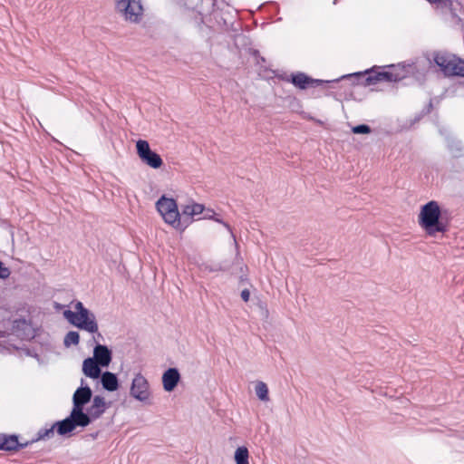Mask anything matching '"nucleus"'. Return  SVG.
Returning <instances> with one entry per match:
<instances>
[{"label": "nucleus", "mask_w": 464, "mask_h": 464, "mask_svg": "<svg viewBox=\"0 0 464 464\" xmlns=\"http://www.w3.org/2000/svg\"><path fill=\"white\" fill-rule=\"evenodd\" d=\"M414 69L413 63H406L387 66L373 65L364 71L343 74L340 76V79H343V82L350 81L351 85L367 87L379 82H399L405 79L409 73H413Z\"/></svg>", "instance_id": "nucleus-1"}, {"label": "nucleus", "mask_w": 464, "mask_h": 464, "mask_svg": "<svg viewBox=\"0 0 464 464\" xmlns=\"http://www.w3.org/2000/svg\"><path fill=\"white\" fill-rule=\"evenodd\" d=\"M418 223L429 237L449 231V210L442 208L436 200H430L420 208Z\"/></svg>", "instance_id": "nucleus-2"}, {"label": "nucleus", "mask_w": 464, "mask_h": 464, "mask_svg": "<svg viewBox=\"0 0 464 464\" xmlns=\"http://www.w3.org/2000/svg\"><path fill=\"white\" fill-rule=\"evenodd\" d=\"M74 310L66 309L63 314L64 319L73 327L89 334L97 332V320L95 314L82 302L75 300L72 303Z\"/></svg>", "instance_id": "nucleus-3"}, {"label": "nucleus", "mask_w": 464, "mask_h": 464, "mask_svg": "<svg viewBox=\"0 0 464 464\" xmlns=\"http://www.w3.org/2000/svg\"><path fill=\"white\" fill-rule=\"evenodd\" d=\"M426 58L430 65L436 66L446 77H460L463 69L461 61L464 59L449 52L434 51Z\"/></svg>", "instance_id": "nucleus-4"}, {"label": "nucleus", "mask_w": 464, "mask_h": 464, "mask_svg": "<svg viewBox=\"0 0 464 464\" xmlns=\"http://www.w3.org/2000/svg\"><path fill=\"white\" fill-rule=\"evenodd\" d=\"M157 211L162 217L165 223L170 225L176 230L180 231L181 214L177 199L162 194L156 201Z\"/></svg>", "instance_id": "nucleus-5"}, {"label": "nucleus", "mask_w": 464, "mask_h": 464, "mask_svg": "<svg viewBox=\"0 0 464 464\" xmlns=\"http://www.w3.org/2000/svg\"><path fill=\"white\" fill-rule=\"evenodd\" d=\"M342 82H343V79H340V77L334 80L314 79L303 72H292L289 75V82L299 90H306L308 88H315L317 86L335 88V85Z\"/></svg>", "instance_id": "nucleus-6"}, {"label": "nucleus", "mask_w": 464, "mask_h": 464, "mask_svg": "<svg viewBox=\"0 0 464 464\" xmlns=\"http://www.w3.org/2000/svg\"><path fill=\"white\" fill-rule=\"evenodd\" d=\"M136 154L143 164L153 169H159L164 166L161 156L150 148L146 140L139 139L136 141Z\"/></svg>", "instance_id": "nucleus-7"}, {"label": "nucleus", "mask_w": 464, "mask_h": 464, "mask_svg": "<svg viewBox=\"0 0 464 464\" xmlns=\"http://www.w3.org/2000/svg\"><path fill=\"white\" fill-rule=\"evenodd\" d=\"M91 401L92 404L85 408L81 414L86 427L102 417L106 410L111 408L112 404L111 401H106L105 398L100 394L94 395Z\"/></svg>", "instance_id": "nucleus-8"}, {"label": "nucleus", "mask_w": 464, "mask_h": 464, "mask_svg": "<svg viewBox=\"0 0 464 464\" xmlns=\"http://www.w3.org/2000/svg\"><path fill=\"white\" fill-rule=\"evenodd\" d=\"M78 427L86 428V425L81 415L72 411L64 419L53 422L55 432L63 438L72 437Z\"/></svg>", "instance_id": "nucleus-9"}, {"label": "nucleus", "mask_w": 464, "mask_h": 464, "mask_svg": "<svg viewBox=\"0 0 464 464\" xmlns=\"http://www.w3.org/2000/svg\"><path fill=\"white\" fill-rule=\"evenodd\" d=\"M116 9L132 23H140L144 12L141 0H116Z\"/></svg>", "instance_id": "nucleus-10"}, {"label": "nucleus", "mask_w": 464, "mask_h": 464, "mask_svg": "<svg viewBox=\"0 0 464 464\" xmlns=\"http://www.w3.org/2000/svg\"><path fill=\"white\" fill-rule=\"evenodd\" d=\"M130 395L140 402L150 404V383L140 372L135 374L132 379L130 388Z\"/></svg>", "instance_id": "nucleus-11"}, {"label": "nucleus", "mask_w": 464, "mask_h": 464, "mask_svg": "<svg viewBox=\"0 0 464 464\" xmlns=\"http://www.w3.org/2000/svg\"><path fill=\"white\" fill-rule=\"evenodd\" d=\"M93 392L85 382L84 379H81V385L74 391L72 394V411L79 415L85 410V406L91 402L93 398Z\"/></svg>", "instance_id": "nucleus-12"}, {"label": "nucleus", "mask_w": 464, "mask_h": 464, "mask_svg": "<svg viewBox=\"0 0 464 464\" xmlns=\"http://www.w3.org/2000/svg\"><path fill=\"white\" fill-rule=\"evenodd\" d=\"M20 438L17 433H0V451L14 453L29 447V443L21 442Z\"/></svg>", "instance_id": "nucleus-13"}, {"label": "nucleus", "mask_w": 464, "mask_h": 464, "mask_svg": "<svg viewBox=\"0 0 464 464\" xmlns=\"http://www.w3.org/2000/svg\"><path fill=\"white\" fill-rule=\"evenodd\" d=\"M206 210L204 204L193 202L181 208L180 232H183L194 220L196 216L201 215Z\"/></svg>", "instance_id": "nucleus-14"}, {"label": "nucleus", "mask_w": 464, "mask_h": 464, "mask_svg": "<svg viewBox=\"0 0 464 464\" xmlns=\"http://www.w3.org/2000/svg\"><path fill=\"white\" fill-rule=\"evenodd\" d=\"M92 343H95V345L93 347V356L91 357L95 358L102 367L108 368L112 361V350L106 344L100 343L95 336H92L89 341V344Z\"/></svg>", "instance_id": "nucleus-15"}, {"label": "nucleus", "mask_w": 464, "mask_h": 464, "mask_svg": "<svg viewBox=\"0 0 464 464\" xmlns=\"http://www.w3.org/2000/svg\"><path fill=\"white\" fill-rule=\"evenodd\" d=\"M97 385L101 384L102 390L114 392H117L121 388V382L117 373L111 372L110 371H103L96 381Z\"/></svg>", "instance_id": "nucleus-16"}, {"label": "nucleus", "mask_w": 464, "mask_h": 464, "mask_svg": "<svg viewBox=\"0 0 464 464\" xmlns=\"http://www.w3.org/2000/svg\"><path fill=\"white\" fill-rule=\"evenodd\" d=\"M181 380V375L177 367H169L165 370L161 376L163 390L167 392H173Z\"/></svg>", "instance_id": "nucleus-17"}, {"label": "nucleus", "mask_w": 464, "mask_h": 464, "mask_svg": "<svg viewBox=\"0 0 464 464\" xmlns=\"http://www.w3.org/2000/svg\"><path fill=\"white\" fill-rule=\"evenodd\" d=\"M213 11L212 15L216 19L218 24L224 29L225 31L228 33H237L238 31H242V25L241 23L237 22L235 20H228L227 17H224L223 14H221L219 12L215 10V7L217 5V0H211Z\"/></svg>", "instance_id": "nucleus-18"}, {"label": "nucleus", "mask_w": 464, "mask_h": 464, "mask_svg": "<svg viewBox=\"0 0 464 464\" xmlns=\"http://www.w3.org/2000/svg\"><path fill=\"white\" fill-rule=\"evenodd\" d=\"M104 368L100 365L95 358L89 356L82 362V372L85 377L96 381L101 377Z\"/></svg>", "instance_id": "nucleus-19"}, {"label": "nucleus", "mask_w": 464, "mask_h": 464, "mask_svg": "<svg viewBox=\"0 0 464 464\" xmlns=\"http://www.w3.org/2000/svg\"><path fill=\"white\" fill-rule=\"evenodd\" d=\"M433 109L432 100L430 99L428 104L418 112L413 118L406 120L404 124L401 126V130H411L416 123H418L423 117L430 114Z\"/></svg>", "instance_id": "nucleus-20"}, {"label": "nucleus", "mask_w": 464, "mask_h": 464, "mask_svg": "<svg viewBox=\"0 0 464 464\" xmlns=\"http://www.w3.org/2000/svg\"><path fill=\"white\" fill-rule=\"evenodd\" d=\"M433 109L432 100L430 99L428 104L418 112L413 118L406 120L404 124L401 126V130H411L416 123H418L423 117L430 114Z\"/></svg>", "instance_id": "nucleus-21"}, {"label": "nucleus", "mask_w": 464, "mask_h": 464, "mask_svg": "<svg viewBox=\"0 0 464 464\" xmlns=\"http://www.w3.org/2000/svg\"><path fill=\"white\" fill-rule=\"evenodd\" d=\"M433 109L432 100L430 99L428 104L418 112L413 118L406 120L404 124L401 126V130H411L416 123H418L423 117L430 114Z\"/></svg>", "instance_id": "nucleus-22"}, {"label": "nucleus", "mask_w": 464, "mask_h": 464, "mask_svg": "<svg viewBox=\"0 0 464 464\" xmlns=\"http://www.w3.org/2000/svg\"><path fill=\"white\" fill-rule=\"evenodd\" d=\"M229 36L233 39L236 48L239 51H246L252 44L250 37L244 34L241 31L237 33H229Z\"/></svg>", "instance_id": "nucleus-23"}, {"label": "nucleus", "mask_w": 464, "mask_h": 464, "mask_svg": "<svg viewBox=\"0 0 464 464\" xmlns=\"http://www.w3.org/2000/svg\"><path fill=\"white\" fill-rule=\"evenodd\" d=\"M55 430L53 428V423L49 427H44L40 429L37 433L35 434V437H34L30 440H26V442L29 443V446L39 441V440H46L51 439L54 435Z\"/></svg>", "instance_id": "nucleus-24"}, {"label": "nucleus", "mask_w": 464, "mask_h": 464, "mask_svg": "<svg viewBox=\"0 0 464 464\" xmlns=\"http://www.w3.org/2000/svg\"><path fill=\"white\" fill-rule=\"evenodd\" d=\"M236 464H249V451L246 446H239L234 454Z\"/></svg>", "instance_id": "nucleus-25"}, {"label": "nucleus", "mask_w": 464, "mask_h": 464, "mask_svg": "<svg viewBox=\"0 0 464 464\" xmlns=\"http://www.w3.org/2000/svg\"><path fill=\"white\" fill-rule=\"evenodd\" d=\"M256 395L261 401H269V389L264 382H258L255 387Z\"/></svg>", "instance_id": "nucleus-26"}, {"label": "nucleus", "mask_w": 464, "mask_h": 464, "mask_svg": "<svg viewBox=\"0 0 464 464\" xmlns=\"http://www.w3.org/2000/svg\"><path fill=\"white\" fill-rule=\"evenodd\" d=\"M80 343V334L77 331H69L63 338V345L66 348L76 346Z\"/></svg>", "instance_id": "nucleus-27"}, {"label": "nucleus", "mask_w": 464, "mask_h": 464, "mask_svg": "<svg viewBox=\"0 0 464 464\" xmlns=\"http://www.w3.org/2000/svg\"><path fill=\"white\" fill-rule=\"evenodd\" d=\"M449 150L456 158L461 157L464 154V148L460 140H452L449 142Z\"/></svg>", "instance_id": "nucleus-28"}, {"label": "nucleus", "mask_w": 464, "mask_h": 464, "mask_svg": "<svg viewBox=\"0 0 464 464\" xmlns=\"http://www.w3.org/2000/svg\"><path fill=\"white\" fill-rule=\"evenodd\" d=\"M353 134H371L372 132V129L370 125L366 123L357 124L353 126L351 129Z\"/></svg>", "instance_id": "nucleus-29"}, {"label": "nucleus", "mask_w": 464, "mask_h": 464, "mask_svg": "<svg viewBox=\"0 0 464 464\" xmlns=\"http://www.w3.org/2000/svg\"><path fill=\"white\" fill-rule=\"evenodd\" d=\"M199 269L202 272L212 273V272L220 271V269H223V268L221 266H218L217 263H215V264L203 263L200 265Z\"/></svg>", "instance_id": "nucleus-30"}, {"label": "nucleus", "mask_w": 464, "mask_h": 464, "mask_svg": "<svg viewBox=\"0 0 464 464\" xmlns=\"http://www.w3.org/2000/svg\"><path fill=\"white\" fill-rule=\"evenodd\" d=\"M265 72H271L273 74H274V77L281 80V81H285V82H289V75H287L285 72H282L280 73L278 71L276 70H273L271 68H268V67H266L264 69Z\"/></svg>", "instance_id": "nucleus-31"}, {"label": "nucleus", "mask_w": 464, "mask_h": 464, "mask_svg": "<svg viewBox=\"0 0 464 464\" xmlns=\"http://www.w3.org/2000/svg\"><path fill=\"white\" fill-rule=\"evenodd\" d=\"M30 323L25 318H18L14 321L13 328L15 330H24V327L29 326Z\"/></svg>", "instance_id": "nucleus-32"}, {"label": "nucleus", "mask_w": 464, "mask_h": 464, "mask_svg": "<svg viewBox=\"0 0 464 464\" xmlns=\"http://www.w3.org/2000/svg\"><path fill=\"white\" fill-rule=\"evenodd\" d=\"M11 275V270L9 267L5 266L4 262L0 259V279L5 280Z\"/></svg>", "instance_id": "nucleus-33"}, {"label": "nucleus", "mask_w": 464, "mask_h": 464, "mask_svg": "<svg viewBox=\"0 0 464 464\" xmlns=\"http://www.w3.org/2000/svg\"><path fill=\"white\" fill-rule=\"evenodd\" d=\"M21 350L27 355L39 361V354L34 347H22Z\"/></svg>", "instance_id": "nucleus-34"}, {"label": "nucleus", "mask_w": 464, "mask_h": 464, "mask_svg": "<svg viewBox=\"0 0 464 464\" xmlns=\"http://www.w3.org/2000/svg\"><path fill=\"white\" fill-rule=\"evenodd\" d=\"M217 216L218 213H216L214 209L206 208V210L203 213V217L199 218L198 219L215 220Z\"/></svg>", "instance_id": "nucleus-35"}, {"label": "nucleus", "mask_w": 464, "mask_h": 464, "mask_svg": "<svg viewBox=\"0 0 464 464\" xmlns=\"http://www.w3.org/2000/svg\"><path fill=\"white\" fill-rule=\"evenodd\" d=\"M215 222L217 223H219L221 225H223V227L232 235V237H234V234H233V231H232V227L227 222L225 221L221 216L219 214H218V216L216 217Z\"/></svg>", "instance_id": "nucleus-36"}, {"label": "nucleus", "mask_w": 464, "mask_h": 464, "mask_svg": "<svg viewBox=\"0 0 464 464\" xmlns=\"http://www.w3.org/2000/svg\"><path fill=\"white\" fill-rule=\"evenodd\" d=\"M239 269H240V272H241V275L239 276L240 283H243V282H247L248 283L247 275L246 274V272L248 269L247 266L246 265H242Z\"/></svg>", "instance_id": "nucleus-37"}, {"label": "nucleus", "mask_w": 464, "mask_h": 464, "mask_svg": "<svg viewBox=\"0 0 464 464\" xmlns=\"http://www.w3.org/2000/svg\"><path fill=\"white\" fill-rule=\"evenodd\" d=\"M217 264H218V266H221L223 268V269H220L221 272H227L230 270V268L232 266V263L227 260H224V261L218 262Z\"/></svg>", "instance_id": "nucleus-38"}, {"label": "nucleus", "mask_w": 464, "mask_h": 464, "mask_svg": "<svg viewBox=\"0 0 464 464\" xmlns=\"http://www.w3.org/2000/svg\"><path fill=\"white\" fill-rule=\"evenodd\" d=\"M240 297L244 302H248L250 299V291L247 288H245L240 293Z\"/></svg>", "instance_id": "nucleus-39"}, {"label": "nucleus", "mask_w": 464, "mask_h": 464, "mask_svg": "<svg viewBox=\"0 0 464 464\" xmlns=\"http://www.w3.org/2000/svg\"><path fill=\"white\" fill-rule=\"evenodd\" d=\"M247 53L252 55L256 60L261 55L259 51L257 49H255V48H251V47H248L247 48Z\"/></svg>", "instance_id": "nucleus-40"}, {"label": "nucleus", "mask_w": 464, "mask_h": 464, "mask_svg": "<svg viewBox=\"0 0 464 464\" xmlns=\"http://www.w3.org/2000/svg\"><path fill=\"white\" fill-rule=\"evenodd\" d=\"M266 63V59L260 55L256 60V65H260V67L264 70L266 66H264L263 64Z\"/></svg>", "instance_id": "nucleus-41"}, {"label": "nucleus", "mask_w": 464, "mask_h": 464, "mask_svg": "<svg viewBox=\"0 0 464 464\" xmlns=\"http://www.w3.org/2000/svg\"><path fill=\"white\" fill-rule=\"evenodd\" d=\"M1 226H2V227H4V228H12V227H12V225H11V223H10L8 220H5H5H2V222H1Z\"/></svg>", "instance_id": "nucleus-42"}, {"label": "nucleus", "mask_w": 464, "mask_h": 464, "mask_svg": "<svg viewBox=\"0 0 464 464\" xmlns=\"http://www.w3.org/2000/svg\"><path fill=\"white\" fill-rule=\"evenodd\" d=\"M92 336H95V338L97 337L98 339H102L103 340V336L102 334L99 332V325L97 324V332H95L94 334H92Z\"/></svg>", "instance_id": "nucleus-43"}, {"label": "nucleus", "mask_w": 464, "mask_h": 464, "mask_svg": "<svg viewBox=\"0 0 464 464\" xmlns=\"http://www.w3.org/2000/svg\"><path fill=\"white\" fill-rule=\"evenodd\" d=\"M426 1L430 4H435V5H440L443 3V0H426Z\"/></svg>", "instance_id": "nucleus-44"}, {"label": "nucleus", "mask_w": 464, "mask_h": 464, "mask_svg": "<svg viewBox=\"0 0 464 464\" xmlns=\"http://www.w3.org/2000/svg\"><path fill=\"white\" fill-rule=\"evenodd\" d=\"M260 307H261L262 309H265L266 316H267V315H268V310L266 308V305H265L263 303H261V304H260Z\"/></svg>", "instance_id": "nucleus-45"}, {"label": "nucleus", "mask_w": 464, "mask_h": 464, "mask_svg": "<svg viewBox=\"0 0 464 464\" xmlns=\"http://www.w3.org/2000/svg\"><path fill=\"white\" fill-rule=\"evenodd\" d=\"M98 434H99V431H96V432H94V433L90 434V436H91L93 440H95V439L97 438Z\"/></svg>", "instance_id": "nucleus-46"}, {"label": "nucleus", "mask_w": 464, "mask_h": 464, "mask_svg": "<svg viewBox=\"0 0 464 464\" xmlns=\"http://www.w3.org/2000/svg\"><path fill=\"white\" fill-rule=\"evenodd\" d=\"M461 62H462V64H463V69H462V72L463 73H461L460 77L464 78V60L461 61Z\"/></svg>", "instance_id": "nucleus-47"}, {"label": "nucleus", "mask_w": 464, "mask_h": 464, "mask_svg": "<svg viewBox=\"0 0 464 464\" xmlns=\"http://www.w3.org/2000/svg\"><path fill=\"white\" fill-rule=\"evenodd\" d=\"M338 2H339V0H334V1H333V4H334V5H336Z\"/></svg>", "instance_id": "nucleus-48"}]
</instances>
